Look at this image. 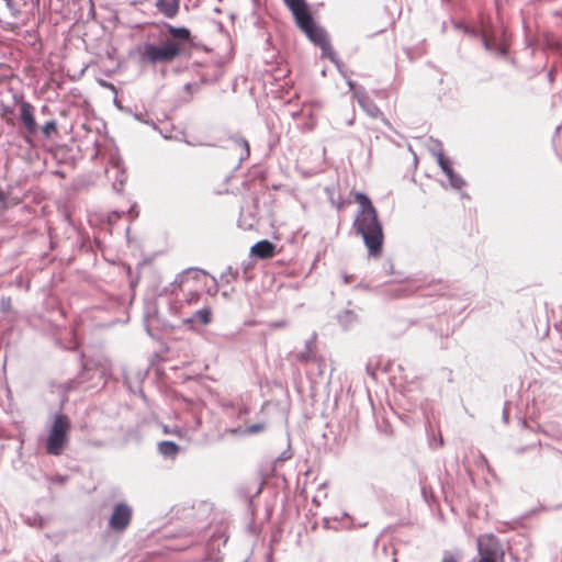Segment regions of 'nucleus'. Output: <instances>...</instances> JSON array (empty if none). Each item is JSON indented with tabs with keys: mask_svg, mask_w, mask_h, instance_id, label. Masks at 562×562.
I'll return each mask as SVG.
<instances>
[{
	"mask_svg": "<svg viewBox=\"0 0 562 562\" xmlns=\"http://www.w3.org/2000/svg\"><path fill=\"white\" fill-rule=\"evenodd\" d=\"M355 199L360 206L355 220V228L362 236L369 255L379 257L382 251L383 232L376 210L366 194L356 192Z\"/></svg>",
	"mask_w": 562,
	"mask_h": 562,
	"instance_id": "1",
	"label": "nucleus"
},
{
	"mask_svg": "<svg viewBox=\"0 0 562 562\" xmlns=\"http://www.w3.org/2000/svg\"><path fill=\"white\" fill-rule=\"evenodd\" d=\"M170 38L160 45L145 44L142 58L148 63H170L184 54L190 47L191 33L187 27L166 25Z\"/></svg>",
	"mask_w": 562,
	"mask_h": 562,
	"instance_id": "2",
	"label": "nucleus"
},
{
	"mask_svg": "<svg viewBox=\"0 0 562 562\" xmlns=\"http://www.w3.org/2000/svg\"><path fill=\"white\" fill-rule=\"evenodd\" d=\"M207 273L199 269H190L177 277L171 283V293L176 296L182 294L187 303L198 302L200 292L206 284Z\"/></svg>",
	"mask_w": 562,
	"mask_h": 562,
	"instance_id": "3",
	"label": "nucleus"
},
{
	"mask_svg": "<svg viewBox=\"0 0 562 562\" xmlns=\"http://www.w3.org/2000/svg\"><path fill=\"white\" fill-rule=\"evenodd\" d=\"M71 429L70 419L64 414L55 417L46 440V451L52 456H59L64 451Z\"/></svg>",
	"mask_w": 562,
	"mask_h": 562,
	"instance_id": "4",
	"label": "nucleus"
},
{
	"mask_svg": "<svg viewBox=\"0 0 562 562\" xmlns=\"http://www.w3.org/2000/svg\"><path fill=\"white\" fill-rule=\"evenodd\" d=\"M283 2L292 12L295 23L300 27V30H302L313 43H316V29L312 12L306 1L283 0Z\"/></svg>",
	"mask_w": 562,
	"mask_h": 562,
	"instance_id": "5",
	"label": "nucleus"
},
{
	"mask_svg": "<svg viewBox=\"0 0 562 562\" xmlns=\"http://www.w3.org/2000/svg\"><path fill=\"white\" fill-rule=\"evenodd\" d=\"M132 515V508L127 504H116L109 519L110 528L119 532L124 531L131 524Z\"/></svg>",
	"mask_w": 562,
	"mask_h": 562,
	"instance_id": "6",
	"label": "nucleus"
},
{
	"mask_svg": "<svg viewBox=\"0 0 562 562\" xmlns=\"http://www.w3.org/2000/svg\"><path fill=\"white\" fill-rule=\"evenodd\" d=\"M20 121L30 135L36 134L37 123L34 116V108L29 102H22L20 104Z\"/></svg>",
	"mask_w": 562,
	"mask_h": 562,
	"instance_id": "7",
	"label": "nucleus"
},
{
	"mask_svg": "<svg viewBox=\"0 0 562 562\" xmlns=\"http://www.w3.org/2000/svg\"><path fill=\"white\" fill-rule=\"evenodd\" d=\"M318 47L322 49V54L324 57L329 58V60L336 65L339 71H341V64L337 59L336 54L330 45V42L328 40V36L325 31L321 30L318 27Z\"/></svg>",
	"mask_w": 562,
	"mask_h": 562,
	"instance_id": "8",
	"label": "nucleus"
},
{
	"mask_svg": "<svg viewBox=\"0 0 562 562\" xmlns=\"http://www.w3.org/2000/svg\"><path fill=\"white\" fill-rule=\"evenodd\" d=\"M276 255V245L265 239L250 248V256L259 259H269Z\"/></svg>",
	"mask_w": 562,
	"mask_h": 562,
	"instance_id": "9",
	"label": "nucleus"
},
{
	"mask_svg": "<svg viewBox=\"0 0 562 562\" xmlns=\"http://www.w3.org/2000/svg\"><path fill=\"white\" fill-rule=\"evenodd\" d=\"M180 0H158L159 11L167 18H175L179 11Z\"/></svg>",
	"mask_w": 562,
	"mask_h": 562,
	"instance_id": "10",
	"label": "nucleus"
},
{
	"mask_svg": "<svg viewBox=\"0 0 562 562\" xmlns=\"http://www.w3.org/2000/svg\"><path fill=\"white\" fill-rule=\"evenodd\" d=\"M355 95L357 97L359 104L370 116L376 117L380 114L379 108L363 93L356 92Z\"/></svg>",
	"mask_w": 562,
	"mask_h": 562,
	"instance_id": "11",
	"label": "nucleus"
},
{
	"mask_svg": "<svg viewBox=\"0 0 562 562\" xmlns=\"http://www.w3.org/2000/svg\"><path fill=\"white\" fill-rule=\"evenodd\" d=\"M179 450V446L173 441H161L158 445V451L167 458H175Z\"/></svg>",
	"mask_w": 562,
	"mask_h": 562,
	"instance_id": "12",
	"label": "nucleus"
},
{
	"mask_svg": "<svg viewBox=\"0 0 562 562\" xmlns=\"http://www.w3.org/2000/svg\"><path fill=\"white\" fill-rule=\"evenodd\" d=\"M266 427L267 426H266L265 423H257V424L248 426V427H246L244 429H241L240 427L232 429L231 432L234 434V435L240 434V435L252 436V435H256V434H259V432L263 431L266 429Z\"/></svg>",
	"mask_w": 562,
	"mask_h": 562,
	"instance_id": "13",
	"label": "nucleus"
},
{
	"mask_svg": "<svg viewBox=\"0 0 562 562\" xmlns=\"http://www.w3.org/2000/svg\"><path fill=\"white\" fill-rule=\"evenodd\" d=\"M477 547L481 555L479 562H495V552L483 548L482 538L477 539Z\"/></svg>",
	"mask_w": 562,
	"mask_h": 562,
	"instance_id": "14",
	"label": "nucleus"
},
{
	"mask_svg": "<svg viewBox=\"0 0 562 562\" xmlns=\"http://www.w3.org/2000/svg\"><path fill=\"white\" fill-rule=\"evenodd\" d=\"M212 313L210 308H202L194 313L193 319L198 321L203 325H207L211 322Z\"/></svg>",
	"mask_w": 562,
	"mask_h": 562,
	"instance_id": "15",
	"label": "nucleus"
},
{
	"mask_svg": "<svg viewBox=\"0 0 562 562\" xmlns=\"http://www.w3.org/2000/svg\"><path fill=\"white\" fill-rule=\"evenodd\" d=\"M42 132L46 137H50L54 133H57V123L56 121H48L42 127Z\"/></svg>",
	"mask_w": 562,
	"mask_h": 562,
	"instance_id": "16",
	"label": "nucleus"
},
{
	"mask_svg": "<svg viewBox=\"0 0 562 562\" xmlns=\"http://www.w3.org/2000/svg\"><path fill=\"white\" fill-rule=\"evenodd\" d=\"M326 192L329 195V200H330L333 205H336L337 207H341L344 205V202H342L340 195H337V198L335 196L336 195V190H335L334 187L330 188V189L327 188Z\"/></svg>",
	"mask_w": 562,
	"mask_h": 562,
	"instance_id": "17",
	"label": "nucleus"
},
{
	"mask_svg": "<svg viewBox=\"0 0 562 562\" xmlns=\"http://www.w3.org/2000/svg\"><path fill=\"white\" fill-rule=\"evenodd\" d=\"M438 164H439L440 168L442 169V171H443L446 175H449V173H451V172L453 171V170H452V168H451V166H450L449 160H448V159H446V158L443 157V155H441V154L438 156Z\"/></svg>",
	"mask_w": 562,
	"mask_h": 562,
	"instance_id": "18",
	"label": "nucleus"
},
{
	"mask_svg": "<svg viewBox=\"0 0 562 562\" xmlns=\"http://www.w3.org/2000/svg\"><path fill=\"white\" fill-rule=\"evenodd\" d=\"M447 177L449 178L450 183L453 188L460 189L464 183L463 180L458 175H456L453 171L451 173L447 175Z\"/></svg>",
	"mask_w": 562,
	"mask_h": 562,
	"instance_id": "19",
	"label": "nucleus"
},
{
	"mask_svg": "<svg viewBox=\"0 0 562 562\" xmlns=\"http://www.w3.org/2000/svg\"><path fill=\"white\" fill-rule=\"evenodd\" d=\"M249 413V408L247 406H244L239 408L238 411V417H241L243 415H247Z\"/></svg>",
	"mask_w": 562,
	"mask_h": 562,
	"instance_id": "20",
	"label": "nucleus"
},
{
	"mask_svg": "<svg viewBox=\"0 0 562 562\" xmlns=\"http://www.w3.org/2000/svg\"><path fill=\"white\" fill-rule=\"evenodd\" d=\"M442 562H457L454 558L452 557H447L442 560Z\"/></svg>",
	"mask_w": 562,
	"mask_h": 562,
	"instance_id": "21",
	"label": "nucleus"
},
{
	"mask_svg": "<svg viewBox=\"0 0 562 562\" xmlns=\"http://www.w3.org/2000/svg\"><path fill=\"white\" fill-rule=\"evenodd\" d=\"M243 144H244V146L246 148V151L249 153V145H248V143L246 140H243Z\"/></svg>",
	"mask_w": 562,
	"mask_h": 562,
	"instance_id": "22",
	"label": "nucleus"
},
{
	"mask_svg": "<svg viewBox=\"0 0 562 562\" xmlns=\"http://www.w3.org/2000/svg\"><path fill=\"white\" fill-rule=\"evenodd\" d=\"M484 46L486 49H490V43L486 38L484 40Z\"/></svg>",
	"mask_w": 562,
	"mask_h": 562,
	"instance_id": "23",
	"label": "nucleus"
},
{
	"mask_svg": "<svg viewBox=\"0 0 562 562\" xmlns=\"http://www.w3.org/2000/svg\"><path fill=\"white\" fill-rule=\"evenodd\" d=\"M348 85H349V87H350V88H352V87H353V83H352V81H350V80L348 81Z\"/></svg>",
	"mask_w": 562,
	"mask_h": 562,
	"instance_id": "24",
	"label": "nucleus"
}]
</instances>
